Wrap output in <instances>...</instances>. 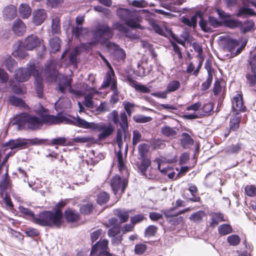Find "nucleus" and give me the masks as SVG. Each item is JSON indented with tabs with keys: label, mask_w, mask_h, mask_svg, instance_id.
Here are the masks:
<instances>
[{
	"label": "nucleus",
	"mask_w": 256,
	"mask_h": 256,
	"mask_svg": "<svg viewBox=\"0 0 256 256\" xmlns=\"http://www.w3.org/2000/svg\"><path fill=\"white\" fill-rule=\"evenodd\" d=\"M12 125H16L18 130H37L42 127L40 118L28 112L16 115L11 122Z\"/></svg>",
	"instance_id": "1"
},
{
	"label": "nucleus",
	"mask_w": 256,
	"mask_h": 256,
	"mask_svg": "<svg viewBox=\"0 0 256 256\" xmlns=\"http://www.w3.org/2000/svg\"><path fill=\"white\" fill-rule=\"evenodd\" d=\"M62 210H46L40 212L37 218H34V223L42 226L58 228L62 224Z\"/></svg>",
	"instance_id": "2"
},
{
	"label": "nucleus",
	"mask_w": 256,
	"mask_h": 256,
	"mask_svg": "<svg viewBox=\"0 0 256 256\" xmlns=\"http://www.w3.org/2000/svg\"><path fill=\"white\" fill-rule=\"evenodd\" d=\"M92 34L94 40L88 43L90 46H95L98 42L107 46L108 43L110 42L109 40L114 34L112 28L106 23L97 24L92 30Z\"/></svg>",
	"instance_id": "3"
},
{
	"label": "nucleus",
	"mask_w": 256,
	"mask_h": 256,
	"mask_svg": "<svg viewBox=\"0 0 256 256\" xmlns=\"http://www.w3.org/2000/svg\"><path fill=\"white\" fill-rule=\"evenodd\" d=\"M116 12L119 18L124 22L126 26L133 29H144L143 26L134 18V14L130 10L120 8L116 10Z\"/></svg>",
	"instance_id": "4"
},
{
	"label": "nucleus",
	"mask_w": 256,
	"mask_h": 256,
	"mask_svg": "<svg viewBox=\"0 0 256 256\" xmlns=\"http://www.w3.org/2000/svg\"><path fill=\"white\" fill-rule=\"evenodd\" d=\"M88 127L86 128H90L101 132L98 135V140H102L110 136L114 132V128L112 124L106 125L104 123H94L88 122Z\"/></svg>",
	"instance_id": "5"
},
{
	"label": "nucleus",
	"mask_w": 256,
	"mask_h": 256,
	"mask_svg": "<svg viewBox=\"0 0 256 256\" xmlns=\"http://www.w3.org/2000/svg\"><path fill=\"white\" fill-rule=\"evenodd\" d=\"M31 75L36 76L38 72L35 65L30 63L26 68H20L16 70L14 77L16 80L23 82L28 80Z\"/></svg>",
	"instance_id": "6"
},
{
	"label": "nucleus",
	"mask_w": 256,
	"mask_h": 256,
	"mask_svg": "<svg viewBox=\"0 0 256 256\" xmlns=\"http://www.w3.org/2000/svg\"><path fill=\"white\" fill-rule=\"evenodd\" d=\"M108 244V241L106 239L96 242L92 246L90 254L96 256H112L111 253L106 250Z\"/></svg>",
	"instance_id": "7"
},
{
	"label": "nucleus",
	"mask_w": 256,
	"mask_h": 256,
	"mask_svg": "<svg viewBox=\"0 0 256 256\" xmlns=\"http://www.w3.org/2000/svg\"><path fill=\"white\" fill-rule=\"evenodd\" d=\"M127 184L128 180L122 178L118 175L114 176L110 180V186L114 194L120 191V196L124 192Z\"/></svg>",
	"instance_id": "8"
},
{
	"label": "nucleus",
	"mask_w": 256,
	"mask_h": 256,
	"mask_svg": "<svg viewBox=\"0 0 256 256\" xmlns=\"http://www.w3.org/2000/svg\"><path fill=\"white\" fill-rule=\"evenodd\" d=\"M48 14L46 10L38 8L34 10L32 13V22L36 26L42 24L46 19Z\"/></svg>",
	"instance_id": "9"
},
{
	"label": "nucleus",
	"mask_w": 256,
	"mask_h": 256,
	"mask_svg": "<svg viewBox=\"0 0 256 256\" xmlns=\"http://www.w3.org/2000/svg\"><path fill=\"white\" fill-rule=\"evenodd\" d=\"M241 120V114L240 112H236L231 116L230 120V128L226 130L224 136L227 137L230 131L236 132L240 128V123Z\"/></svg>",
	"instance_id": "10"
},
{
	"label": "nucleus",
	"mask_w": 256,
	"mask_h": 256,
	"mask_svg": "<svg viewBox=\"0 0 256 256\" xmlns=\"http://www.w3.org/2000/svg\"><path fill=\"white\" fill-rule=\"evenodd\" d=\"M60 118H62V122H65L68 124L74 125L76 126L86 128L88 127V122H86L84 119L81 118L80 116H77L76 118L71 120L64 116H60Z\"/></svg>",
	"instance_id": "11"
},
{
	"label": "nucleus",
	"mask_w": 256,
	"mask_h": 256,
	"mask_svg": "<svg viewBox=\"0 0 256 256\" xmlns=\"http://www.w3.org/2000/svg\"><path fill=\"white\" fill-rule=\"evenodd\" d=\"M41 40L35 34L28 36L24 40V47L27 50H32L40 44Z\"/></svg>",
	"instance_id": "12"
},
{
	"label": "nucleus",
	"mask_w": 256,
	"mask_h": 256,
	"mask_svg": "<svg viewBox=\"0 0 256 256\" xmlns=\"http://www.w3.org/2000/svg\"><path fill=\"white\" fill-rule=\"evenodd\" d=\"M233 112L236 113L238 112H245L246 106H244L242 96L240 94H236L233 98L232 101Z\"/></svg>",
	"instance_id": "13"
},
{
	"label": "nucleus",
	"mask_w": 256,
	"mask_h": 256,
	"mask_svg": "<svg viewBox=\"0 0 256 256\" xmlns=\"http://www.w3.org/2000/svg\"><path fill=\"white\" fill-rule=\"evenodd\" d=\"M112 46L114 47V58L118 62L124 60L126 56L124 50L121 48L118 45L112 42H108L107 44V47L110 48Z\"/></svg>",
	"instance_id": "14"
},
{
	"label": "nucleus",
	"mask_w": 256,
	"mask_h": 256,
	"mask_svg": "<svg viewBox=\"0 0 256 256\" xmlns=\"http://www.w3.org/2000/svg\"><path fill=\"white\" fill-rule=\"evenodd\" d=\"M12 30L16 36H22L26 32V26L21 20L18 18L14 22Z\"/></svg>",
	"instance_id": "15"
},
{
	"label": "nucleus",
	"mask_w": 256,
	"mask_h": 256,
	"mask_svg": "<svg viewBox=\"0 0 256 256\" xmlns=\"http://www.w3.org/2000/svg\"><path fill=\"white\" fill-rule=\"evenodd\" d=\"M42 141V140H38L36 138L34 140H30L18 138V139H16V149L22 150L26 148L28 144V142H30L32 144H40Z\"/></svg>",
	"instance_id": "16"
},
{
	"label": "nucleus",
	"mask_w": 256,
	"mask_h": 256,
	"mask_svg": "<svg viewBox=\"0 0 256 256\" xmlns=\"http://www.w3.org/2000/svg\"><path fill=\"white\" fill-rule=\"evenodd\" d=\"M44 72L52 80H56L58 72L56 70V66L53 62H50L47 64L44 70Z\"/></svg>",
	"instance_id": "17"
},
{
	"label": "nucleus",
	"mask_w": 256,
	"mask_h": 256,
	"mask_svg": "<svg viewBox=\"0 0 256 256\" xmlns=\"http://www.w3.org/2000/svg\"><path fill=\"white\" fill-rule=\"evenodd\" d=\"M62 118L60 116H54L53 115H46L43 116L41 120L42 126L44 124H59L62 122Z\"/></svg>",
	"instance_id": "18"
},
{
	"label": "nucleus",
	"mask_w": 256,
	"mask_h": 256,
	"mask_svg": "<svg viewBox=\"0 0 256 256\" xmlns=\"http://www.w3.org/2000/svg\"><path fill=\"white\" fill-rule=\"evenodd\" d=\"M205 68L208 72V76L205 82H203L201 86V90L206 91L210 86L213 79L212 68L210 66L206 64Z\"/></svg>",
	"instance_id": "19"
},
{
	"label": "nucleus",
	"mask_w": 256,
	"mask_h": 256,
	"mask_svg": "<svg viewBox=\"0 0 256 256\" xmlns=\"http://www.w3.org/2000/svg\"><path fill=\"white\" fill-rule=\"evenodd\" d=\"M180 144L184 148L186 149L194 144V140L188 134L183 132L182 134Z\"/></svg>",
	"instance_id": "20"
},
{
	"label": "nucleus",
	"mask_w": 256,
	"mask_h": 256,
	"mask_svg": "<svg viewBox=\"0 0 256 256\" xmlns=\"http://www.w3.org/2000/svg\"><path fill=\"white\" fill-rule=\"evenodd\" d=\"M10 184V180L8 175V168H6V172L4 175L2 177L0 181V192L2 194L5 192L8 188Z\"/></svg>",
	"instance_id": "21"
},
{
	"label": "nucleus",
	"mask_w": 256,
	"mask_h": 256,
	"mask_svg": "<svg viewBox=\"0 0 256 256\" xmlns=\"http://www.w3.org/2000/svg\"><path fill=\"white\" fill-rule=\"evenodd\" d=\"M19 15L23 19H26L29 18L32 13V10L30 6L26 4H22L18 8Z\"/></svg>",
	"instance_id": "22"
},
{
	"label": "nucleus",
	"mask_w": 256,
	"mask_h": 256,
	"mask_svg": "<svg viewBox=\"0 0 256 256\" xmlns=\"http://www.w3.org/2000/svg\"><path fill=\"white\" fill-rule=\"evenodd\" d=\"M3 16L5 19L14 18L16 16V8L12 5L5 8L3 10Z\"/></svg>",
	"instance_id": "23"
},
{
	"label": "nucleus",
	"mask_w": 256,
	"mask_h": 256,
	"mask_svg": "<svg viewBox=\"0 0 256 256\" xmlns=\"http://www.w3.org/2000/svg\"><path fill=\"white\" fill-rule=\"evenodd\" d=\"M114 82L116 84L114 70L108 71L106 74V79L104 80L102 86L104 88H107L113 84Z\"/></svg>",
	"instance_id": "24"
},
{
	"label": "nucleus",
	"mask_w": 256,
	"mask_h": 256,
	"mask_svg": "<svg viewBox=\"0 0 256 256\" xmlns=\"http://www.w3.org/2000/svg\"><path fill=\"white\" fill-rule=\"evenodd\" d=\"M72 80L68 79L66 77H62L60 79L58 82V90L62 93L64 94L67 88L71 85Z\"/></svg>",
	"instance_id": "25"
},
{
	"label": "nucleus",
	"mask_w": 256,
	"mask_h": 256,
	"mask_svg": "<svg viewBox=\"0 0 256 256\" xmlns=\"http://www.w3.org/2000/svg\"><path fill=\"white\" fill-rule=\"evenodd\" d=\"M178 131V129L177 128H171L166 126L161 128V132L163 135L172 138L176 137Z\"/></svg>",
	"instance_id": "26"
},
{
	"label": "nucleus",
	"mask_w": 256,
	"mask_h": 256,
	"mask_svg": "<svg viewBox=\"0 0 256 256\" xmlns=\"http://www.w3.org/2000/svg\"><path fill=\"white\" fill-rule=\"evenodd\" d=\"M130 211L116 209L114 210V214L120 219L121 223L125 222L128 221L129 218V213Z\"/></svg>",
	"instance_id": "27"
},
{
	"label": "nucleus",
	"mask_w": 256,
	"mask_h": 256,
	"mask_svg": "<svg viewBox=\"0 0 256 256\" xmlns=\"http://www.w3.org/2000/svg\"><path fill=\"white\" fill-rule=\"evenodd\" d=\"M142 162L138 166L139 170H140L142 174L146 178H150L146 174V170L150 165V160L148 158H140Z\"/></svg>",
	"instance_id": "28"
},
{
	"label": "nucleus",
	"mask_w": 256,
	"mask_h": 256,
	"mask_svg": "<svg viewBox=\"0 0 256 256\" xmlns=\"http://www.w3.org/2000/svg\"><path fill=\"white\" fill-rule=\"evenodd\" d=\"M242 147V144L241 143L232 144L227 146L225 149V151L228 154H237L241 151Z\"/></svg>",
	"instance_id": "29"
},
{
	"label": "nucleus",
	"mask_w": 256,
	"mask_h": 256,
	"mask_svg": "<svg viewBox=\"0 0 256 256\" xmlns=\"http://www.w3.org/2000/svg\"><path fill=\"white\" fill-rule=\"evenodd\" d=\"M9 100L10 104L14 106L24 108L25 109H28V104H26L22 99L16 96H10Z\"/></svg>",
	"instance_id": "30"
},
{
	"label": "nucleus",
	"mask_w": 256,
	"mask_h": 256,
	"mask_svg": "<svg viewBox=\"0 0 256 256\" xmlns=\"http://www.w3.org/2000/svg\"><path fill=\"white\" fill-rule=\"evenodd\" d=\"M226 220L224 219V216L220 212H214L212 214V221L210 223V226L212 227H215L219 222H224Z\"/></svg>",
	"instance_id": "31"
},
{
	"label": "nucleus",
	"mask_w": 256,
	"mask_h": 256,
	"mask_svg": "<svg viewBox=\"0 0 256 256\" xmlns=\"http://www.w3.org/2000/svg\"><path fill=\"white\" fill-rule=\"evenodd\" d=\"M128 130H124L122 129H118L116 133V141L119 149H122L123 146V136L124 140L126 139V133Z\"/></svg>",
	"instance_id": "32"
},
{
	"label": "nucleus",
	"mask_w": 256,
	"mask_h": 256,
	"mask_svg": "<svg viewBox=\"0 0 256 256\" xmlns=\"http://www.w3.org/2000/svg\"><path fill=\"white\" fill-rule=\"evenodd\" d=\"M197 17L198 14L192 16L190 18L186 16H182V22L185 25L189 27H192L194 28L196 26Z\"/></svg>",
	"instance_id": "33"
},
{
	"label": "nucleus",
	"mask_w": 256,
	"mask_h": 256,
	"mask_svg": "<svg viewBox=\"0 0 256 256\" xmlns=\"http://www.w3.org/2000/svg\"><path fill=\"white\" fill-rule=\"evenodd\" d=\"M64 216L66 220L68 222H76L79 218L78 214L70 210L65 211Z\"/></svg>",
	"instance_id": "34"
},
{
	"label": "nucleus",
	"mask_w": 256,
	"mask_h": 256,
	"mask_svg": "<svg viewBox=\"0 0 256 256\" xmlns=\"http://www.w3.org/2000/svg\"><path fill=\"white\" fill-rule=\"evenodd\" d=\"M204 216L205 213L203 210H198L192 214L190 216L189 219L195 223H200L202 221Z\"/></svg>",
	"instance_id": "35"
},
{
	"label": "nucleus",
	"mask_w": 256,
	"mask_h": 256,
	"mask_svg": "<svg viewBox=\"0 0 256 256\" xmlns=\"http://www.w3.org/2000/svg\"><path fill=\"white\" fill-rule=\"evenodd\" d=\"M218 234L220 236H226L233 232V230L230 224H220L218 228Z\"/></svg>",
	"instance_id": "36"
},
{
	"label": "nucleus",
	"mask_w": 256,
	"mask_h": 256,
	"mask_svg": "<svg viewBox=\"0 0 256 256\" xmlns=\"http://www.w3.org/2000/svg\"><path fill=\"white\" fill-rule=\"evenodd\" d=\"M199 22V25L202 31L205 32H212L213 29L212 26L210 25L209 20H204L202 16Z\"/></svg>",
	"instance_id": "37"
},
{
	"label": "nucleus",
	"mask_w": 256,
	"mask_h": 256,
	"mask_svg": "<svg viewBox=\"0 0 256 256\" xmlns=\"http://www.w3.org/2000/svg\"><path fill=\"white\" fill-rule=\"evenodd\" d=\"M120 120H119L118 124L120 128L124 130H128V116L125 112H120Z\"/></svg>",
	"instance_id": "38"
},
{
	"label": "nucleus",
	"mask_w": 256,
	"mask_h": 256,
	"mask_svg": "<svg viewBox=\"0 0 256 256\" xmlns=\"http://www.w3.org/2000/svg\"><path fill=\"white\" fill-rule=\"evenodd\" d=\"M35 76L36 78V91L37 96L40 98L43 97V85L42 78L38 76Z\"/></svg>",
	"instance_id": "39"
},
{
	"label": "nucleus",
	"mask_w": 256,
	"mask_h": 256,
	"mask_svg": "<svg viewBox=\"0 0 256 256\" xmlns=\"http://www.w3.org/2000/svg\"><path fill=\"white\" fill-rule=\"evenodd\" d=\"M60 40L58 37L54 38L50 40L49 43L52 52L55 53L60 50Z\"/></svg>",
	"instance_id": "40"
},
{
	"label": "nucleus",
	"mask_w": 256,
	"mask_h": 256,
	"mask_svg": "<svg viewBox=\"0 0 256 256\" xmlns=\"http://www.w3.org/2000/svg\"><path fill=\"white\" fill-rule=\"evenodd\" d=\"M60 20L58 16H55L52 20V34H58L60 32Z\"/></svg>",
	"instance_id": "41"
},
{
	"label": "nucleus",
	"mask_w": 256,
	"mask_h": 256,
	"mask_svg": "<svg viewBox=\"0 0 256 256\" xmlns=\"http://www.w3.org/2000/svg\"><path fill=\"white\" fill-rule=\"evenodd\" d=\"M254 26V24L252 20H246L241 24L240 30L242 33L246 34L253 29Z\"/></svg>",
	"instance_id": "42"
},
{
	"label": "nucleus",
	"mask_w": 256,
	"mask_h": 256,
	"mask_svg": "<svg viewBox=\"0 0 256 256\" xmlns=\"http://www.w3.org/2000/svg\"><path fill=\"white\" fill-rule=\"evenodd\" d=\"M122 106L128 115L130 116L134 112V107L136 106L129 101L124 100L122 102Z\"/></svg>",
	"instance_id": "43"
},
{
	"label": "nucleus",
	"mask_w": 256,
	"mask_h": 256,
	"mask_svg": "<svg viewBox=\"0 0 256 256\" xmlns=\"http://www.w3.org/2000/svg\"><path fill=\"white\" fill-rule=\"evenodd\" d=\"M226 241L230 246H235L240 244V238L238 235L234 234L228 236L226 238Z\"/></svg>",
	"instance_id": "44"
},
{
	"label": "nucleus",
	"mask_w": 256,
	"mask_h": 256,
	"mask_svg": "<svg viewBox=\"0 0 256 256\" xmlns=\"http://www.w3.org/2000/svg\"><path fill=\"white\" fill-rule=\"evenodd\" d=\"M110 199L108 194L105 192H102L99 193L97 197V202L99 204H106Z\"/></svg>",
	"instance_id": "45"
},
{
	"label": "nucleus",
	"mask_w": 256,
	"mask_h": 256,
	"mask_svg": "<svg viewBox=\"0 0 256 256\" xmlns=\"http://www.w3.org/2000/svg\"><path fill=\"white\" fill-rule=\"evenodd\" d=\"M180 82L177 80H174L170 82L167 85L166 90L168 92H174L180 87Z\"/></svg>",
	"instance_id": "46"
},
{
	"label": "nucleus",
	"mask_w": 256,
	"mask_h": 256,
	"mask_svg": "<svg viewBox=\"0 0 256 256\" xmlns=\"http://www.w3.org/2000/svg\"><path fill=\"white\" fill-rule=\"evenodd\" d=\"M254 11L252 8H248L246 7L240 8L236 14V16L240 17L245 15H254Z\"/></svg>",
	"instance_id": "47"
},
{
	"label": "nucleus",
	"mask_w": 256,
	"mask_h": 256,
	"mask_svg": "<svg viewBox=\"0 0 256 256\" xmlns=\"http://www.w3.org/2000/svg\"><path fill=\"white\" fill-rule=\"evenodd\" d=\"M5 66L8 71L12 72L14 68L16 67L17 63L15 60L10 57L6 60Z\"/></svg>",
	"instance_id": "48"
},
{
	"label": "nucleus",
	"mask_w": 256,
	"mask_h": 256,
	"mask_svg": "<svg viewBox=\"0 0 256 256\" xmlns=\"http://www.w3.org/2000/svg\"><path fill=\"white\" fill-rule=\"evenodd\" d=\"M239 44V42L237 40L232 38H228L226 40V47L229 52H232Z\"/></svg>",
	"instance_id": "49"
},
{
	"label": "nucleus",
	"mask_w": 256,
	"mask_h": 256,
	"mask_svg": "<svg viewBox=\"0 0 256 256\" xmlns=\"http://www.w3.org/2000/svg\"><path fill=\"white\" fill-rule=\"evenodd\" d=\"M148 146L146 144H142L138 146V154L140 158H147L146 154L148 151Z\"/></svg>",
	"instance_id": "50"
},
{
	"label": "nucleus",
	"mask_w": 256,
	"mask_h": 256,
	"mask_svg": "<svg viewBox=\"0 0 256 256\" xmlns=\"http://www.w3.org/2000/svg\"><path fill=\"white\" fill-rule=\"evenodd\" d=\"M93 209V205L92 203L88 202L86 204H82L80 208V212L84 214H90L92 212Z\"/></svg>",
	"instance_id": "51"
},
{
	"label": "nucleus",
	"mask_w": 256,
	"mask_h": 256,
	"mask_svg": "<svg viewBox=\"0 0 256 256\" xmlns=\"http://www.w3.org/2000/svg\"><path fill=\"white\" fill-rule=\"evenodd\" d=\"M133 120L138 123H146L152 120L150 116H146L141 114H136L133 116Z\"/></svg>",
	"instance_id": "52"
},
{
	"label": "nucleus",
	"mask_w": 256,
	"mask_h": 256,
	"mask_svg": "<svg viewBox=\"0 0 256 256\" xmlns=\"http://www.w3.org/2000/svg\"><path fill=\"white\" fill-rule=\"evenodd\" d=\"M117 158L120 170H122L126 168L124 160L123 158L122 149H119L117 154Z\"/></svg>",
	"instance_id": "53"
},
{
	"label": "nucleus",
	"mask_w": 256,
	"mask_h": 256,
	"mask_svg": "<svg viewBox=\"0 0 256 256\" xmlns=\"http://www.w3.org/2000/svg\"><path fill=\"white\" fill-rule=\"evenodd\" d=\"M158 230V228L154 225L149 226L145 230L144 234L146 236L150 237L154 236Z\"/></svg>",
	"instance_id": "54"
},
{
	"label": "nucleus",
	"mask_w": 256,
	"mask_h": 256,
	"mask_svg": "<svg viewBox=\"0 0 256 256\" xmlns=\"http://www.w3.org/2000/svg\"><path fill=\"white\" fill-rule=\"evenodd\" d=\"M79 54V50L77 48H75L69 54V60L72 64H76L77 62V56Z\"/></svg>",
	"instance_id": "55"
},
{
	"label": "nucleus",
	"mask_w": 256,
	"mask_h": 256,
	"mask_svg": "<svg viewBox=\"0 0 256 256\" xmlns=\"http://www.w3.org/2000/svg\"><path fill=\"white\" fill-rule=\"evenodd\" d=\"M244 190L248 196L253 197L256 195V188L254 185L246 186Z\"/></svg>",
	"instance_id": "56"
},
{
	"label": "nucleus",
	"mask_w": 256,
	"mask_h": 256,
	"mask_svg": "<svg viewBox=\"0 0 256 256\" xmlns=\"http://www.w3.org/2000/svg\"><path fill=\"white\" fill-rule=\"evenodd\" d=\"M246 77V82L250 86H254L256 84V73L247 74Z\"/></svg>",
	"instance_id": "57"
},
{
	"label": "nucleus",
	"mask_w": 256,
	"mask_h": 256,
	"mask_svg": "<svg viewBox=\"0 0 256 256\" xmlns=\"http://www.w3.org/2000/svg\"><path fill=\"white\" fill-rule=\"evenodd\" d=\"M147 246L144 244H137L134 247V252L136 254L141 255L146 250Z\"/></svg>",
	"instance_id": "58"
},
{
	"label": "nucleus",
	"mask_w": 256,
	"mask_h": 256,
	"mask_svg": "<svg viewBox=\"0 0 256 256\" xmlns=\"http://www.w3.org/2000/svg\"><path fill=\"white\" fill-rule=\"evenodd\" d=\"M108 118H110L115 124H118L120 116L117 110H114L110 112L108 114Z\"/></svg>",
	"instance_id": "59"
},
{
	"label": "nucleus",
	"mask_w": 256,
	"mask_h": 256,
	"mask_svg": "<svg viewBox=\"0 0 256 256\" xmlns=\"http://www.w3.org/2000/svg\"><path fill=\"white\" fill-rule=\"evenodd\" d=\"M210 25L212 26V28H216L222 26V24L218 18L212 16H209L208 18Z\"/></svg>",
	"instance_id": "60"
},
{
	"label": "nucleus",
	"mask_w": 256,
	"mask_h": 256,
	"mask_svg": "<svg viewBox=\"0 0 256 256\" xmlns=\"http://www.w3.org/2000/svg\"><path fill=\"white\" fill-rule=\"evenodd\" d=\"M145 218L143 214H138L130 218V222L135 225L142 222Z\"/></svg>",
	"instance_id": "61"
},
{
	"label": "nucleus",
	"mask_w": 256,
	"mask_h": 256,
	"mask_svg": "<svg viewBox=\"0 0 256 256\" xmlns=\"http://www.w3.org/2000/svg\"><path fill=\"white\" fill-rule=\"evenodd\" d=\"M113 28L122 34L128 32V28L119 22H114L113 24Z\"/></svg>",
	"instance_id": "62"
},
{
	"label": "nucleus",
	"mask_w": 256,
	"mask_h": 256,
	"mask_svg": "<svg viewBox=\"0 0 256 256\" xmlns=\"http://www.w3.org/2000/svg\"><path fill=\"white\" fill-rule=\"evenodd\" d=\"M130 4L136 8H144L147 6L148 4L144 0H134L130 2Z\"/></svg>",
	"instance_id": "63"
},
{
	"label": "nucleus",
	"mask_w": 256,
	"mask_h": 256,
	"mask_svg": "<svg viewBox=\"0 0 256 256\" xmlns=\"http://www.w3.org/2000/svg\"><path fill=\"white\" fill-rule=\"evenodd\" d=\"M84 28L78 25L75 27H73L72 29V33L76 38H79L82 34Z\"/></svg>",
	"instance_id": "64"
}]
</instances>
